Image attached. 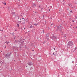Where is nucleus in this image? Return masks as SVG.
<instances>
[{
	"label": "nucleus",
	"instance_id": "nucleus-1",
	"mask_svg": "<svg viewBox=\"0 0 77 77\" xmlns=\"http://www.w3.org/2000/svg\"><path fill=\"white\" fill-rule=\"evenodd\" d=\"M19 23H21L22 24H24V23L26 22V20L24 18H21L20 19V21H19Z\"/></svg>",
	"mask_w": 77,
	"mask_h": 77
},
{
	"label": "nucleus",
	"instance_id": "nucleus-2",
	"mask_svg": "<svg viewBox=\"0 0 77 77\" xmlns=\"http://www.w3.org/2000/svg\"><path fill=\"white\" fill-rule=\"evenodd\" d=\"M72 41L69 42L67 44V46H72Z\"/></svg>",
	"mask_w": 77,
	"mask_h": 77
},
{
	"label": "nucleus",
	"instance_id": "nucleus-3",
	"mask_svg": "<svg viewBox=\"0 0 77 77\" xmlns=\"http://www.w3.org/2000/svg\"><path fill=\"white\" fill-rule=\"evenodd\" d=\"M11 55V53H8L6 55H5V57L6 58H8V57L10 56Z\"/></svg>",
	"mask_w": 77,
	"mask_h": 77
},
{
	"label": "nucleus",
	"instance_id": "nucleus-4",
	"mask_svg": "<svg viewBox=\"0 0 77 77\" xmlns=\"http://www.w3.org/2000/svg\"><path fill=\"white\" fill-rule=\"evenodd\" d=\"M46 38H47V39H48V38H49V35L48 34H46Z\"/></svg>",
	"mask_w": 77,
	"mask_h": 77
},
{
	"label": "nucleus",
	"instance_id": "nucleus-5",
	"mask_svg": "<svg viewBox=\"0 0 77 77\" xmlns=\"http://www.w3.org/2000/svg\"><path fill=\"white\" fill-rule=\"evenodd\" d=\"M51 38H52V39H56V38L55 37V36H53L52 38L51 37Z\"/></svg>",
	"mask_w": 77,
	"mask_h": 77
},
{
	"label": "nucleus",
	"instance_id": "nucleus-6",
	"mask_svg": "<svg viewBox=\"0 0 77 77\" xmlns=\"http://www.w3.org/2000/svg\"><path fill=\"white\" fill-rule=\"evenodd\" d=\"M28 64L30 66L31 65H33V63H28Z\"/></svg>",
	"mask_w": 77,
	"mask_h": 77
},
{
	"label": "nucleus",
	"instance_id": "nucleus-7",
	"mask_svg": "<svg viewBox=\"0 0 77 77\" xmlns=\"http://www.w3.org/2000/svg\"><path fill=\"white\" fill-rule=\"evenodd\" d=\"M60 27H61V26L60 25L58 26L57 27V29H60Z\"/></svg>",
	"mask_w": 77,
	"mask_h": 77
},
{
	"label": "nucleus",
	"instance_id": "nucleus-8",
	"mask_svg": "<svg viewBox=\"0 0 77 77\" xmlns=\"http://www.w3.org/2000/svg\"><path fill=\"white\" fill-rule=\"evenodd\" d=\"M2 3L3 5L4 4L5 6V5H6V3H5V2H2Z\"/></svg>",
	"mask_w": 77,
	"mask_h": 77
},
{
	"label": "nucleus",
	"instance_id": "nucleus-9",
	"mask_svg": "<svg viewBox=\"0 0 77 77\" xmlns=\"http://www.w3.org/2000/svg\"><path fill=\"white\" fill-rule=\"evenodd\" d=\"M71 13H72V11H70V12L69 13V14H71Z\"/></svg>",
	"mask_w": 77,
	"mask_h": 77
},
{
	"label": "nucleus",
	"instance_id": "nucleus-10",
	"mask_svg": "<svg viewBox=\"0 0 77 77\" xmlns=\"http://www.w3.org/2000/svg\"><path fill=\"white\" fill-rule=\"evenodd\" d=\"M76 50H77V48L76 47L75 48V51Z\"/></svg>",
	"mask_w": 77,
	"mask_h": 77
},
{
	"label": "nucleus",
	"instance_id": "nucleus-11",
	"mask_svg": "<svg viewBox=\"0 0 77 77\" xmlns=\"http://www.w3.org/2000/svg\"><path fill=\"white\" fill-rule=\"evenodd\" d=\"M32 27H33V26H31L30 27V28H32Z\"/></svg>",
	"mask_w": 77,
	"mask_h": 77
},
{
	"label": "nucleus",
	"instance_id": "nucleus-12",
	"mask_svg": "<svg viewBox=\"0 0 77 77\" xmlns=\"http://www.w3.org/2000/svg\"><path fill=\"white\" fill-rule=\"evenodd\" d=\"M51 24V26H53V23H52Z\"/></svg>",
	"mask_w": 77,
	"mask_h": 77
},
{
	"label": "nucleus",
	"instance_id": "nucleus-13",
	"mask_svg": "<svg viewBox=\"0 0 77 77\" xmlns=\"http://www.w3.org/2000/svg\"><path fill=\"white\" fill-rule=\"evenodd\" d=\"M69 6H70V7H71L72 6V5H69Z\"/></svg>",
	"mask_w": 77,
	"mask_h": 77
},
{
	"label": "nucleus",
	"instance_id": "nucleus-14",
	"mask_svg": "<svg viewBox=\"0 0 77 77\" xmlns=\"http://www.w3.org/2000/svg\"><path fill=\"white\" fill-rule=\"evenodd\" d=\"M34 25H35V26H37L38 25L36 24H35Z\"/></svg>",
	"mask_w": 77,
	"mask_h": 77
},
{
	"label": "nucleus",
	"instance_id": "nucleus-15",
	"mask_svg": "<svg viewBox=\"0 0 77 77\" xmlns=\"http://www.w3.org/2000/svg\"><path fill=\"white\" fill-rule=\"evenodd\" d=\"M75 18L76 19H77V16H75Z\"/></svg>",
	"mask_w": 77,
	"mask_h": 77
},
{
	"label": "nucleus",
	"instance_id": "nucleus-16",
	"mask_svg": "<svg viewBox=\"0 0 77 77\" xmlns=\"http://www.w3.org/2000/svg\"><path fill=\"white\" fill-rule=\"evenodd\" d=\"M17 26H18V27H19V24H17Z\"/></svg>",
	"mask_w": 77,
	"mask_h": 77
},
{
	"label": "nucleus",
	"instance_id": "nucleus-17",
	"mask_svg": "<svg viewBox=\"0 0 77 77\" xmlns=\"http://www.w3.org/2000/svg\"><path fill=\"white\" fill-rule=\"evenodd\" d=\"M69 17H71V15L70 14H69Z\"/></svg>",
	"mask_w": 77,
	"mask_h": 77
},
{
	"label": "nucleus",
	"instance_id": "nucleus-18",
	"mask_svg": "<svg viewBox=\"0 0 77 77\" xmlns=\"http://www.w3.org/2000/svg\"><path fill=\"white\" fill-rule=\"evenodd\" d=\"M53 54H54V56H55V55L54 53H53Z\"/></svg>",
	"mask_w": 77,
	"mask_h": 77
},
{
	"label": "nucleus",
	"instance_id": "nucleus-19",
	"mask_svg": "<svg viewBox=\"0 0 77 77\" xmlns=\"http://www.w3.org/2000/svg\"><path fill=\"white\" fill-rule=\"evenodd\" d=\"M72 22H74V20H72Z\"/></svg>",
	"mask_w": 77,
	"mask_h": 77
},
{
	"label": "nucleus",
	"instance_id": "nucleus-20",
	"mask_svg": "<svg viewBox=\"0 0 77 77\" xmlns=\"http://www.w3.org/2000/svg\"><path fill=\"white\" fill-rule=\"evenodd\" d=\"M72 8H73V7H72H72H71Z\"/></svg>",
	"mask_w": 77,
	"mask_h": 77
},
{
	"label": "nucleus",
	"instance_id": "nucleus-21",
	"mask_svg": "<svg viewBox=\"0 0 77 77\" xmlns=\"http://www.w3.org/2000/svg\"><path fill=\"white\" fill-rule=\"evenodd\" d=\"M5 43H7V42H5Z\"/></svg>",
	"mask_w": 77,
	"mask_h": 77
},
{
	"label": "nucleus",
	"instance_id": "nucleus-22",
	"mask_svg": "<svg viewBox=\"0 0 77 77\" xmlns=\"http://www.w3.org/2000/svg\"><path fill=\"white\" fill-rule=\"evenodd\" d=\"M54 50H55V48H54Z\"/></svg>",
	"mask_w": 77,
	"mask_h": 77
},
{
	"label": "nucleus",
	"instance_id": "nucleus-23",
	"mask_svg": "<svg viewBox=\"0 0 77 77\" xmlns=\"http://www.w3.org/2000/svg\"><path fill=\"white\" fill-rule=\"evenodd\" d=\"M43 33H44V31H43Z\"/></svg>",
	"mask_w": 77,
	"mask_h": 77
},
{
	"label": "nucleus",
	"instance_id": "nucleus-24",
	"mask_svg": "<svg viewBox=\"0 0 77 77\" xmlns=\"http://www.w3.org/2000/svg\"><path fill=\"white\" fill-rule=\"evenodd\" d=\"M7 44H8V43H9V42H7Z\"/></svg>",
	"mask_w": 77,
	"mask_h": 77
},
{
	"label": "nucleus",
	"instance_id": "nucleus-25",
	"mask_svg": "<svg viewBox=\"0 0 77 77\" xmlns=\"http://www.w3.org/2000/svg\"><path fill=\"white\" fill-rule=\"evenodd\" d=\"M43 17H44V15H43Z\"/></svg>",
	"mask_w": 77,
	"mask_h": 77
},
{
	"label": "nucleus",
	"instance_id": "nucleus-26",
	"mask_svg": "<svg viewBox=\"0 0 77 77\" xmlns=\"http://www.w3.org/2000/svg\"><path fill=\"white\" fill-rule=\"evenodd\" d=\"M0 31H2V30L0 29Z\"/></svg>",
	"mask_w": 77,
	"mask_h": 77
},
{
	"label": "nucleus",
	"instance_id": "nucleus-27",
	"mask_svg": "<svg viewBox=\"0 0 77 77\" xmlns=\"http://www.w3.org/2000/svg\"><path fill=\"white\" fill-rule=\"evenodd\" d=\"M5 48H6V47L5 46Z\"/></svg>",
	"mask_w": 77,
	"mask_h": 77
},
{
	"label": "nucleus",
	"instance_id": "nucleus-28",
	"mask_svg": "<svg viewBox=\"0 0 77 77\" xmlns=\"http://www.w3.org/2000/svg\"><path fill=\"white\" fill-rule=\"evenodd\" d=\"M24 29H26V28H24Z\"/></svg>",
	"mask_w": 77,
	"mask_h": 77
},
{
	"label": "nucleus",
	"instance_id": "nucleus-29",
	"mask_svg": "<svg viewBox=\"0 0 77 77\" xmlns=\"http://www.w3.org/2000/svg\"><path fill=\"white\" fill-rule=\"evenodd\" d=\"M1 52H2V51H1Z\"/></svg>",
	"mask_w": 77,
	"mask_h": 77
},
{
	"label": "nucleus",
	"instance_id": "nucleus-30",
	"mask_svg": "<svg viewBox=\"0 0 77 77\" xmlns=\"http://www.w3.org/2000/svg\"><path fill=\"white\" fill-rule=\"evenodd\" d=\"M26 67L27 68V66H26Z\"/></svg>",
	"mask_w": 77,
	"mask_h": 77
},
{
	"label": "nucleus",
	"instance_id": "nucleus-31",
	"mask_svg": "<svg viewBox=\"0 0 77 77\" xmlns=\"http://www.w3.org/2000/svg\"><path fill=\"white\" fill-rule=\"evenodd\" d=\"M49 11H50V10H49Z\"/></svg>",
	"mask_w": 77,
	"mask_h": 77
},
{
	"label": "nucleus",
	"instance_id": "nucleus-32",
	"mask_svg": "<svg viewBox=\"0 0 77 77\" xmlns=\"http://www.w3.org/2000/svg\"><path fill=\"white\" fill-rule=\"evenodd\" d=\"M32 51H33V50H32Z\"/></svg>",
	"mask_w": 77,
	"mask_h": 77
}]
</instances>
